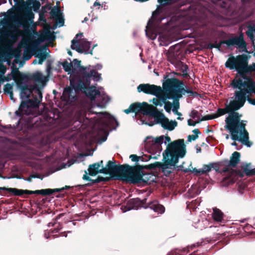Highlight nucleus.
Segmentation results:
<instances>
[{"label":"nucleus","instance_id":"7ed1b4c3","mask_svg":"<svg viewBox=\"0 0 255 255\" xmlns=\"http://www.w3.org/2000/svg\"><path fill=\"white\" fill-rule=\"evenodd\" d=\"M186 153V145L183 139L174 140L167 144L162 155L164 161L161 168L165 176H168L178 162Z\"/></svg>","mask_w":255,"mask_h":255},{"label":"nucleus","instance_id":"603ef678","mask_svg":"<svg viewBox=\"0 0 255 255\" xmlns=\"http://www.w3.org/2000/svg\"><path fill=\"white\" fill-rule=\"evenodd\" d=\"M35 177H37V178H40L39 176H33V175H31L30 176L29 178H28L27 179V181H31V178H35Z\"/></svg>","mask_w":255,"mask_h":255},{"label":"nucleus","instance_id":"ea45409f","mask_svg":"<svg viewBox=\"0 0 255 255\" xmlns=\"http://www.w3.org/2000/svg\"><path fill=\"white\" fill-rule=\"evenodd\" d=\"M58 232V230L57 229H54L53 231H45L44 232V237L46 239H48L49 238V235L51 234H54L55 233H56ZM53 236H55L53 235Z\"/></svg>","mask_w":255,"mask_h":255},{"label":"nucleus","instance_id":"412c9836","mask_svg":"<svg viewBox=\"0 0 255 255\" xmlns=\"http://www.w3.org/2000/svg\"><path fill=\"white\" fill-rule=\"evenodd\" d=\"M212 218L214 221L217 223H224L225 222L223 213L217 208L213 209Z\"/></svg>","mask_w":255,"mask_h":255},{"label":"nucleus","instance_id":"1a4fd4ad","mask_svg":"<svg viewBox=\"0 0 255 255\" xmlns=\"http://www.w3.org/2000/svg\"><path fill=\"white\" fill-rule=\"evenodd\" d=\"M240 154L239 152L235 151L232 154L228 164V167L225 168L223 170L224 173V177L222 182L223 186H229L236 181L237 172L234 169H230L229 167H236L240 161Z\"/></svg>","mask_w":255,"mask_h":255},{"label":"nucleus","instance_id":"6e6d98bb","mask_svg":"<svg viewBox=\"0 0 255 255\" xmlns=\"http://www.w3.org/2000/svg\"><path fill=\"white\" fill-rule=\"evenodd\" d=\"M38 59H35V60L33 61L32 63H33V64H37V63H38Z\"/></svg>","mask_w":255,"mask_h":255},{"label":"nucleus","instance_id":"e2e57ef3","mask_svg":"<svg viewBox=\"0 0 255 255\" xmlns=\"http://www.w3.org/2000/svg\"><path fill=\"white\" fill-rule=\"evenodd\" d=\"M5 189H6L5 187H0V190H4Z\"/></svg>","mask_w":255,"mask_h":255},{"label":"nucleus","instance_id":"5fc2aeb1","mask_svg":"<svg viewBox=\"0 0 255 255\" xmlns=\"http://www.w3.org/2000/svg\"><path fill=\"white\" fill-rule=\"evenodd\" d=\"M94 6H100V3H99L97 1H95L94 3V5H93Z\"/></svg>","mask_w":255,"mask_h":255},{"label":"nucleus","instance_id":"a18cd8bd","mask_svg":"<svg viewBox=\"0 0 255 255\" xmlns=\"http://www.w3.org/2000/svg\"><path fill=\"white\" fill-rule=\"evenodd\" d=\"M159 3L161 5L168 4L174 1V0H158Z\"/></svg>","mask_w":255,"mask_h":255},{"label":"nucleus","instance_id":"0e129e2a","mask_svg":"<svg viewBox=\"0 0 255 255\" xmlns=\"http://www.w3.org/2000/svg\"><path fill=\"white\" fill-rule=\"evenodd\" d=\"M229 138V135L228 134H226V139H228Z\"/></svg>","mask_w":255,"mask_h":255},{"label":"nucleus","instance_id":"6e6552de","mask_svg":"<svg viewBox=\"0 0 255 255\" xmlns=\"http://www.w3.org/2000/svg\"><path fill=\"white\" fill-rule=\"evenodd\" d=\"M248 59L247 57L243 55H238L236 57L232 56L228 58L225 63L227 68L230 69H235L239 73L240 75L235 78L240 77L242 75L247 77L252 78L251 76L244 73L246 71L255 72V63L250 66H248Z\"/></svg>","mask_w":255,"mask_h":255},{"label":"nucleus","instance_id":"c9c22d12","mask_svg":"<svg viewBox=\"0 0 255 255\" xmlns=\"http://www.w3.org/2000/svg\"><path fill=\"white\" fill-rule=\"evenodd\" d=\"M164 105V108L166 112L170 114L171 113V107L173 106V104L170 102H167L166 101Z\"/></svg>","mask_w":255,"mask_h":255},{"label":"nucleus","instance_id":"ddd939ff","mask_svg":"<svg viewBox=\"0 0 255 255\" xmlns=\"http://www.w3.org/2000/svg\"><path fill=\"white\" fill-rule=\"evenodd\" d=\"M68 60H65L62 63V65L64 70L70 74V79L71 76L74 77H80L82 79V76L81 74V68L84 67L80 65L81 61L75 59L72 62L70 59ZM88 66V67H89Z\"/></svg>","mask_w":255,"mask_h":255},{"label":"nucleus","instance_id":"0eeeda50","mask_svg":"<svg viewBox=\"0 0 255 255\" xmlns=\"http://www.w3.org/2000/svg\"><path fill=\"white\" fill-rule=\"evenodd\" d=\"M164 19L165 17H161L157 12L154 11L151 19L149 20L145 29L146 36L152 40L155 39L159 33L158 41L161 46H167L171 42L168 36L159 32L161 28L160 23Z\"/></svg>","mask_w":255,"mask_h":255},{"label":"nucleus","instance_id":"cd10ccee","mask_svg":"<svg viewBox=\"0 0 255 255\" xmlns=\"http://www.w3.org/2000/svg\"><path fill=\"white\" fill-rule=\"evenodd\" d=\"M24 48V46L23 44H21L20 46L19 45V43L18 44L17 47L13 51V53L14 56L15 58H19L21 57L22 55V50L21 48Z\"/></svg>","mask_w":255,"mask_h":255},{"label":"nucleus","instance_id":"72a5a7b5","mask_svg":"<svg viewBox=\"0 0 255 255\" xmlns=\"http://www.w3.org/2000/svg\"><path fill=\"white\" fill-rule=\"evenodd\" d=\"M243 171L247 175H253V174L250 173L249 172H251L253 169L251 168V164H246L243 166Z\"/></svg>","mask_w":255,"mask_h":255},{"label":"nucleus","instance_id":"69168bd1","mask_svg":"<svg viewBox=\"0 0 255 255\" xmlns=\"http://www.w3.org/2000/svg\"><path fill=\"white\" fill-rule=\"evenodd\" d=\"M61 236L66 237V235H65V233H62Z\"/></svg>","mask_w":255,"mask_h":255},{"label":"nucleus","instance_id":"864d4df0","mask_svg":"<svg viewBox=\"0 0 255 255\" xmlns=\"http://www.w3.org/2000/svg\"><path fill=\"white\" fill-rule=\"evenodd\" d=\"M102 65H100V64H97L96 66V68L98 69V70H100L102 68Z\"/></svg>","mask_w":255,"mask_h":255},{"label":"nucleus","instance_id":"5701e85b","mask_svg":"<svg viewBox=\"0 0 255 255\" xmlns=\"http://www.w3.org/2000/svg\"><path fill=\"white\" fill-rule=\"evenodd\" d=\"M180 98H177V97H173V99L174 100V102L173 103V108L172 109V111L173 113L178 116V117L177 118L178 120H182L183 118H181V116H182V114L181 113L178 112V110L179 109V99Z\"/></svg>","mask_w":255,"mask_h":255},{"label":"nucleus","instance_id":"bf43d9fd","mask_svg":"<svg viewBox=\"0 0 255 255\" xmlns=\"http://www.w3.org/2000/svg\"><path fill=\"white\" fill-rule=\"evenodd\" d=\"M134 0L136 1L144 2V1H147L148 0Z\"/></svg>","mask_w":255,"mask_h":255},{"label":"nucleus","instance_id":"4d7b16f0","mask_svg":"<svg viewBox=\"0 0 255 255\" xmlns=\"http://www.w3.org/2000/svg\"><path fill=\"white\" fill-rule=\"evenodd\" d=\"M252 171L251 172H249L250 173H251V174H253V175H255V168L253 169V170H251Z\"/></svg>","mask_w":255,"mask_h":255},{"label":"nucleus","instance_id":"de8ad7c7","mask_svg":"<svg viewBox=\"0 0 255 255\" xmlns=\"http://www.w3.org/2000/svg\"><path fill=\"white\" fill-rule=\"evenodd\" d=\"M198 138V135H190L188 136V140L191 141L192 140H195Z\"/></svg>","mask_w":255,"mask_h":255},{"label":"nucleus","instance_id":"e433bc0d","mask_svg":"<svg viewBox=\"0 0 255 255\" xmlns=\"http://www.w3.org/2000/svg\"><path fill=\"white\" fill-rule=\"evenodd\" d=\"M177 47V45H175L174 46H171L170 47V48L168 50V55H167L168 59H170V58H172L173 59H175V56L174 55V53H173V49L176 48Z\"/></svg>","mask_w":255,"mask_h":255},{"label":"nucleus","instance_id":"c756f323","mask_svg":"<svg viewBox=\"0 0 255 255\" xmlns=\"http://www.w3.org/2000/svg\"><path fill=\"white\" fill-rule=\"evenodd\" d=\"M23 13L25 17V19L28 22V24H29V22L33 21L34 18V14L31 11L27 10L25 11Z\"/></svg>","mask_w":255,"mask_h":255},{"label":"nucleus","instance_id":"a211bd4d","mask_svg":"<svg viewBox=\"0 0 255 255\" xmlns=\"http://www.w3.org/2000/svg\"><path fill=\"white\" fill-rule=\"evenodd\" d=\"M120 165H117L115 162L109 161L104 168V173H108L113 177H117V173Z\"/></svg>","mask_w":255,"mask_h":255},{"label":"nucleus","instance_id":"2f4dec72","mask_svg":"<svg viewBox=\"0 0 255 255\" xmlns=\"http://www.w3.org/2000/svg\"><path fill=\"white\" fill-rule=\"evenodd\" d=\"M19 18H20V25L23 27H25L28 26V22L25 19V17L23 13H19Z\"/></svg>","mask_w":255,"mask_h":255},{"label":"nucleus","instance_id":"423d86ee","mask_svg":"<svg viewBox=\"0 0 255 255\" xmlns=\"http://www.w3.org/2000/svg\"><path fill=\"white\" fill-rule=\"evenodd\" d=\"M156 108L146 102L140 103H134L129 107V108L124 111V112L128 114L131 112H134L136 114L141 113L143 115L156 116L155 121L156 123L161 125L164 129L169 131L173 130L177 126V122L175 121L169 120L164 114L162 113H156Z\"/></svg>","mask_w":255,"mask_h":255},{"label":"nucleus","instance_id":"8fccbe9b","mask_svg":"<svg viewBox=\"0 0 255 255\" xmlns=\"http://www.w3.org/2000/svg\"><path fill=\"white\" fill-rule=\"evenodd\" d=\"M8 95H9V97H10V99L14 101V99L13 98V92L12 93H9V94H8Z\"/></svg>","mask_w":255,"mask_h":255},{"label":"nucleus","instance_id":"4c0bfd02","mask_svg":"<svg viewBox=\"0 0 255 255\" xmlns=\"http://www.w3.org/2000/svg\"><path fill=\"white\" fill-rule=\"evenodd\" d=\"M213 167V164L205 165L202 168L203 174L207 172H210L211 169Z\"/></svg>","mask_w":255,"mask_h":255},{"label":"nucleus","instance_id":"393cba45","mask_svg":"<svg viewBox=\"0 0 255 255\" xmlns=\"http://www.w3.org/2000/svg\"><path fill=\"white\" fill-rule=\"evenodd\" d=\"M4 190L8 191V192L10 194H13L15 196H21L23 194H24V193L25 192L24 190L12 188H6V189H5Z\"/></svg>","mask_w":255,"mask_h":255},{"label":"nucleus","instance_id":"49530a36","mask_svg":"<svg viewBox=\"0 0 255 255\" xmlns=\"http://www.w3.org/2000/svg\"><path fill=\"white\" fill-rule=\"evenodd\" d=\"M202 121H203L202 119L201 120H199V121H198V122H195V121H193L191 119H189L188 120V125L189 126H195L196 125L197 123H198L199 122Z\"/></svg>","mask_w":255,"mask_h":255},{"label":"nucleus","instance_id":"7c9ffc66","mask_svg":"<svg viewBox=\"0 0 255 255\" xmlns=\"http://www.w3.org/2000/svg\"><path fill=\"white\" fill-rule=\"evenodd\" d=\"M51 15L53 19H57L59 17L62 15V13L60 11L58 8H54L51 11Z\"/></svg>","mask_w":255,"mask_h":255},{"label":"nucleus","instance_id":"f704fd0d","mask_svg":"<svg viewBox=\"0 0 255 255\" xmlns=\"http://www.w3.org/2000/svg\"><path fill=\"white\" fill-rule=\"evenodd\" d=\"M10 20L9 16L8 17H4L1 19L0 21V23L3 26H9L10 25Z\"/></svg>","mask_w":255,"mask_h":255},{"label":"nucleus","instance_id":"dca6fc26","mask_svg":"<svg viewBox=\"0 0 255 255\" xmlns=\"http://www.w3.org/2000/svg\"><path fill=\"white\" fill-rule=\"evenodd\" d=\"M224 43L228 46H236L237 48L244 50L246 49V44L244 40L243 35L239 36H234L224 41Z\"/></svg>","mask_w":255,"mask_h":255},{"label":"nucleus","instance_id":"58836bf2","mask_svg":"<svg viewBox=\"0 0 255 255\" xmlns=\"http://www.w3.org/2000/svg\"><path fill=\"white\" fill-rule=\"evenodd\" d=\"M56 20V24L59 27H61L64 25V20L63 15L61 16L57 19H55Z\"/></svg>","mask_w":255,"mask_h":255},{"label":"nucleus","instance_id":"338daca9","mask_svg":"<svg viewBox=\"0 0 255 255\" xmlns=\"http://www.w3.org/2000/svg\"><path fill=\"white\" fill-rule=\"evenodd\" d=\"M68 53L69 54V55H72V52H71L70 51H69L68 52Z\"/></svg>","mask_w":255,"mask_h":255},{"label":"nucleus","instance_id":"13d9d810","mask_svg":"<svg viewBox=\"0 0 255 255\" xmlns=\"http://www.w3.org/2000/svg\"><path fill=\"white\" fill-rule=\"evenodd\" d=\"M132 209H136V208H135L134 207L132 206V207H128V209L127 210H130Z\"/></svg>","mask_w":255,"mask_h":255},{"label":"nucleus","instance_id":"774afa93","mask_svg":"<svg viewBox=\"0 0 255 255\" xmlns=\"http://www.w3.org/2000/svg\"><path fill=\"white\" fill-rule=\"evenodd\" d=\"M76 222H73L72 223V224L73 225H76Z\"/></svg>","mask_w":255,"mask_h":255},{"label":"nucleus","instance_id":"9d476101","mask_svg":"<svg viewBox=\"0 0 255 255\" xmlns=\"http://www.w3.org/2000/svg\"><path fill=\"white\" fill-rule=\"evenodd\" d=\"M170 141V137L168 136L161 135L156 138L147 136L144 140V147L149 153H160L162 150L161 144H169Z\"/></svg>","mask_w":255,"mask_h":255},{"label":"nucleus","instance_id":"c85d7f7f","mask_svg":"<svg viewBox=\"0 0 255 255\" xmlns=\"http://www.w3.org/2000/svg\"><path fill=\"white\" fill-rule=\"evenodd\" d=\"M38 58V64H42V63L46 60L47 56L46 54V49L44 52H39L37 56H36Z\"/></svg>","mask_w":255,"mask_h":255},{"label":"nucleus","instance_id":"6ab92c4d","mask_svg":"<svg viewBox=\"0 0 255 255\" xmlns=\"http://www.w3.org/2000/svg\"><path fill=\"white\" fill-rule=\"evenodd\" d=\"M102 164L103 161H101L99 163H96L90 165L88 168L89 175L91 176H95L98 173H104V168L103 167Z\"/></svg>","mask_w":255,"mask_h":255},{"label":"nucleus","instance_id":"4468645a","mask_svg":"<svg viewBox=\"0 0 255 255\" xmlns=\"http://www.w3.org/2000/svg\"><path fill=\"white\" fill-rule=\"evenodd\" d=\"M117 177H120L123 180L127 182H130L134 183L136 171L134 167L128 165H120Z\"/></svg>","mask_w":255,"mask_h":255},{"label":"nucleus","instance_id":"20e7f679","mask_svg":"<svg viewBox=\"0 0 255 255\" xmlns=\"http://www.w3.org/2000/svg\"><path fill=\"white\" fill-rule=\"evenodd\" d=\"M166 93H159V95L154 98L152 102L155 106L161 107L168 99L173 97L181 98L182 95L188 94L192 95L194 94L191 89L187 88L184 83L176 78L167 80L163 85Z\"/></svg>","mask_w":255,"mask_h":255},{"label":"nucleus","instance_id":"4be33fe9","mask_svg":"<svg viewBox=\"0 0 255 255\" xmlns=\"http://www.w3.org/2000/svg\"><path fill=\"white\" fill-rule=\"evenodd\" d=\"M149 208L158 214H162L165 211L164 207L162 205L158 204V202L156 201L151 202L149 205Z\"/></svg>","mask_w":255,"mask_h":255},{"label":"nucleus","instance_id":"aec40b11","mask_svg":"<svg viewBox=\"0 0 255 255\" xmlns=\"http://www.w3.org/2000/svg\"><path fill=\"white\" fill-rule=\"evenodd\" d=\"M61 189H41V190H37L35 191H29L25 190L24 194H41L42 195H51L53 194L55 192H59L61 191Z\"/></svg>","mask_w":255,"mask_h":255},{"label":"nucleus","instance_id":"b1692460","mask_svg":"<svg viewBox=\"0 0 255 255\" xmlns=\"http://www.w3.org/2000/svg\"><path fill=\"white\" fill-rule=\"evenodd\" d=\"M228 113L230 114V111L227 109V106L226 105L224 109H218L217 111V116H206L203 118L202 120H208L212 119L219 116H223L225 114Z\"/></svg>","mask_w":255,"mask_h":255},{"label":"nucleus","instance_id":"09e8293b","mask_svg":"<svg viewBox=\"0 0 255 255\" xmlns=\"http://www.w3.org/2000/svg\"><path fill=\"white\" fill-rule=\"evenodd\" d=\"M83 179L84 180H91L90 177L87 175V171H85V174L83 175Z\"/></svg>","mask_w":255,"mask_h":255},{"label":"nucleus","instance_id":"680f3d73","mask_svg":"<svg viewBox=\"0 0 255 255\" xmlns=\"http://www.w3.org/2000/svg\"><path fill=\"white\" fill-rule=\"evenodd\" d=\"M232 145H233V146H237V143L236 142H233V143H232Z\"/></svg>","mask_w":255,"mask_h":255},{"label":"nucleus","instance_id":"79ce46f5","mask_svg":"<svg viewBox=\"0 0 255 255\" xmlns=\"http://www.w3.org/2000/svg\"><path fill=\"white\" fill-rule=\"evenodd\" d=\"M129 158L132 161L138 162L139 160H141L142 157L138 156L135 154H131L130 155Z\"/></svg>","mask_w":255,"mask_h":255},{"label":"nucleus","instance_id":"9b49d317","mask_svg":"<svg viewBox=\"0 0 255 255\" xmlns=\"http://www.w3.org/2000/svg\"><path fill=\"white\" fill-rule=\"evenodd\" d=\"M44 41V38L42 36L39 37L34 41L27 38H22L19 42V45L23 44L24 46L23 59L25 61L30 59L33 55V53L37 49L39 44Z\"/></svg>","mask_w":255,"mask_h":255},{"label":"nucleus","instance_id":"a878e982","mask_svg":"<svg viewBox=\"0 0 255 255\" xmlns=\"http://www.w3.org/2000/svg\"><path fill=\"white\" fill-rule=\"evenodd\" d=\"M19 13H13L9 16L10 21L20 25Z\"/></svg>","mask_w":255,"mask_h":255},{"label":"nucleus","instance_id":"bb28decb","mask_svg":"<svg viewBox=\"0 0 255 255\" xmlns=\"http://www.w3.org/2000/svg\"><path fill=\"white\" fill-rule=\"evenodd\" d=\"M10 37H13L12 33L8 30H0V43L3 38Z\"/></svg>","mask_w":255,"mask_h":255},{"label":"nucleus","instance_id":"2eb2a0df","mask_svg":"<svg viewBox=\"0 0 255 255\" xmlns=\"http://www.w3.org/2000/svg\"><path fill=\"white\" fill-rule=\"evenodd\" d=\"M137 92H143L146 94L157 96L159 93L162 92V90L160 86L149 84H141L137 87Z\"/></svg>","mask_w":255,"mask_h":255},{"label":"nucleus","instance_id":"f03ea898","mask_svg":"<svg viewBox=\"0 0 255 255\" xmlns=\"http://www.w3.org/2000/svg\"><path fill=\"white\" fill-rule=\"evenodd\" d=\"M82 79L80 77L71 76L70 83L71 87L66 88L63 92L62 99L66 102H73L76 100V93L81 91L92 101L97 99V105L99 107H104L110 101V98L104 93L101 94L99 90L95 86L89 87L91 79L98 81L101 79V74L96 70L89 67H83L81 70Z\"/></svg>","mask_w":255,"mask_h":255},{"label":"nucleus","instance_id":"37998d69","mask_svg":"<svg viewBox=\"0 0 255 255\" xmlns=\"http://www.w3.org/2000/svg\"><path fill=\"white\" fill-rule=\"evenodd\" d=\"M200 245L199 244V243H197L196 244H194L191 246H189L187 247V248L184 249L183 251H185L186 250H187L189 252L190 251L193 250L196 247H198Z\"/></svg>","mask_w":255,"mask_h":255},{"label":"nucleus","instance_id":"c03bdc74","mask_svg":"<svg viewBox=\"0 0 255 255\" xmlns=\"http://www.w3.org/2000/svg\"><path fill=\"white\" fill-rule=\"evenodd\" d=\"M191 171L192 173H194V174L196 175H200L201 174H203L202 168L197 169L196 168H193L192 170H191Z\"/></svg>","mask_w":255,"mask_h":255},{"label":"nucleus","instance_id":"f3484780","mask_svg":"<svg viewBox=\"0 0 255 255\" xmlns=\"http://www.w3.org/2000/svg\"><path fill=\"white\" fill-rule=\"evenodd\" d=\"M134 183H144L150 184L155 181L156 176L151 172L142 173L140 174L136 172Z\"/></svg>","mask_w":255,"mask_h":255},{"label":"nucleus","instance_id":"f257e3e1","mask_svg":"<svg viewBox=\"0 0 255 255\" xmlns=\"http://www.w3.org/2000/svg\"><path fill=\"white\" fill-rule=\"evenodd\" d=\"M231 85L236 89L235 100L227 105L230 114L225 120V128L229 131L233 140H238L251 147L252 143L249 141V133L245 129L246 121H241V115L235 111L244 106L247 98L250 104L255 105V82L252 78L242 75L233 80Z\"/></svg>","mask_w":255,"mask_h":255},{"label":"nucleus","instance_id":"f8f14e48","mask_svg":"<svg viewBox=\"0 0 255 255\" xmlns=\"http://www.w3.org/2000/svg\"><path fill=\"white\" fill-rule=\"evenodd\" d=\"M83 37L82 33L77 34L71 41V48L80 53H91L92 50L90 49L91 42L82 38Z\"/></svg>","mask_w":255,"mask_h":255},{"label":"nucleus","instance_id":"39448f33","mask_svg":"<svg viewBox=\"0 0 255 255\" xmlns=\"http://www.w3.org/2000/svg\"><path fill=\"white\" fill-rule=\"evenodd\" d=\"M77 122L88 126H93L99 128L100 132L107 134L108 128L110 126L115 123H117L116 120L107 113H94L91 109L85 113L77 114Z\"/></svg>","mask_w":255,"mask_h":255},{"label":"nucleus","instance_id":"052dcab7","mask_svg":"<svg viewBox=\"0 0 255 255\" xmlns=\"http://www.w3.org/2000/svg\"><path fill=\"white\" fill-rule=\"evenodd\" d=\"M54 225V224H53L52 223H49L48 225V226L50 227V226H53Z\"/></svg>","mask_w":255,"mask_h":255},{"label":"nucleus","instance_id":"a19ab883","mask_svg":"<svg viewBox=\"0 0 255 255\" xmlns=\"http://www.w3.org/2000/svg\"><path fill=\"white\" fill-rule=\"evenodd\" d=\"M198 114L199 113L198 111L193 110L191 111V113L190 114V117L194 119H197L199 121L200 120L198 116Z\"/></svg>","mask_w":255,"mask_h":255},{"label":"nucleus","instance_id":"3c124183","mask_svg":"<svg viewBox=\"0 0 255 255\" xmlns=\"http://www.w3.org/2000/svg\"><path fill=\"white\" fill-rule=\"evenodd\" d=\"M193 132L195 133V134H199L200 133V131L198 129H195L193 130Z\"/></svg>","mask_w":255,"mask_h":255},{"label":"nucleus","instance_id":"473e14b6","mask_svg":"<svg viewBox=\"0 0 255 255\" xmlns=\"http://www.w3.org/2000/svg\"><path fill=\"white\" fill-rule=\"evenodd\" d=\"M13 86L10 84H6L5 85L3 91L4 94H8L11 93H12Z\"/></svg>","mask_w":255,"mask_h":255}]
</instances>
